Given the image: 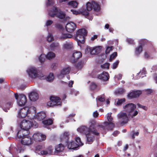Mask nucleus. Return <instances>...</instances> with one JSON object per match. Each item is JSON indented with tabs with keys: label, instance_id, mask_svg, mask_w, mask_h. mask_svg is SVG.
<instances>
[{
	"label": "nucleus",
	"instance_id": "nucleus-1",
	"mask_svg": "<svg viewBox=\"0 0 157 157\" xmlns=\"http://www.w3.org/2000/svg\"><path fill=\"white\" fill-rule=\"evenodd\" d=\"M78 132L80 133L85 134L86 135L87 142L89 144L92 143L94 141V136L92 134L98 135L99 133L94 128V125H91L88 128L86 126H82L77 129Z\"/></svg>",
	"mask_w": 157,
	"mask_h": 157
},
{
	"label": "nucleus",
	"instance_id": "nucleus-2",
	"mask_svg": "<svg viewBox=\"0 0 157 157\" xmlns=\"http://www.w3.org/2000/svg\"><path fill=\"white\" fill-rule=\"evenodd\" d=\"M136 108V105L132 103H129L123 106V108L125 111L128 113V116L132 118L136 116L138 114L137 110L134 111Z\"/></svg>",
	"mask_w": 157,
	"mask_h": 157
},
{
	"label": "nucleus",
	"instance_id": "nucleus-3",
	"mask_svg": "<svg viewBox=\"0 0 157 157\" xmlns=\"http://www.w3.org/2000/svg\"><path fill=\"white\" fill-rule=\"evenodd\" d=\"M49 15L51 17L56 16L61 19L65 18V14L63 12L58 9L57 7L54 6L48 11Z\"/></svg>",
	"mask_w": 157,
	"mask_h": 157
},
{
	"label": "nucleus",
	"instance_id": "nucleus-4",
	"mask_svg": "<svg viewBox=\"0 0 157 157\" xmlns=\"http://www.w3.org/2000/svg\"><path fill=\"white\" fill-rule=\"evenodd\" d=\"M87 33L86 30L84 29H79L77 31L75 39L78 41L79 45H80V43H84L85 37L86 36Z\"/></svg>",
	"mask_w": 157,
	"mask_h": 157
},
{
	"label": "nucleus",
	"instance_id": "nucleus-5",
	"mask_svg": "<svg viewBox=\"0 0 157 157\" xmlns=\"http://www.w3.org/2000/svg\"><path fill=\"white\" fill-rule=\"evenodd\" d=\"M29 120H23L20 124L19 127L22 130L18 132L17 133V136L18 138L22 137L21 134L23 133L24 131H26V133L29 134Z\"/></svg>",
	"mask_w": 157,
	"mask_h": 157
},
{
	"label": "nucleus",
	"instance_id": "nucleus-6",
	"mask_svg": "<svg viewBox=\"0 0 157 157\" xmlns=\"http://www.w3.org/2000/svg\"><path fill=\"white\" fill-rule=\"evenodd\" d=\"M50 101L47 103V106L50 107H54L56 106H60L61 104V99L58 97L51 96Z\"/></svg>",
	"mask_w": 157,
	"mask_h": 157
},
{
	"label": "nucleus",
	"instance_id": "nucleus-7",
	"mask_svg": "<svg viewBox=\"0 0 157 157\" xmlns=\"http://www.w3.org/2000/svg\"><path fill=\"white\" fill-rule=\"evenodd\" d=\"M15 97L17 100V105L20 106L25 105L27 101V99L26 96L23 94H15Z\"/></svg>",
	"mask_w": 157,
	"mask_h": 157
},
{
	"label": "nucleus",
	"instance_id": "nucleus-8",
	"mask_svg": "<svg viewBox=\"0 0 157 157\" xmlns=\"http://www.w3.org/2000/svg\"><path fill=\"white\" fill-rule=\"evenodd\" d=\"M46 138V136L39 132H36L33 135L30 140H34L36 142H42L45 140Z\"/></svg>",
	"mask_w": 157,
	"mask_h": 157
},
{
	"label": "nucleus",
	"instance_id": "nucleus-9",
	"mask_svg": "<svg viewBox=\"0 0 157 157\" xmlns=\"http://www.w3.org/2000/svg\"><path fill=\"white\" fill-rule=\"evenodd\" d=\"M75 140L77 143H75L74 141L70 143L67 145L68 148L70 149H75L79 145L82 146L83 144L82 143L80 138H76Z\"/></svg>",
	"mask_w": 157,
	"mask_h": 157
},
{
	"label": "nucleus",
	"instance_id": "nucleus-10",
	"mask_svg": "<svg viewBox=\"0 0 157 157\" xmlns=\"http://www.w3.org/2000/svg\"><path fill=\"white\" fill-rule=\"evenodd\" d=\"M101 46L95 48H91L90 46H87L85 51L86 54L90 53L92 55H96L101 52Z\"/></svg>",
	"mask_w": 157,
	"mask_h": 157
},
{
	"label": "nucleus",
	"instance_id": "nucleus-11",
	"mask_svg": "<svg viewBox=\"0 0 157 157\" xmlns=\"http://www.w3.org/2000/svg\"><path fill=\"white\" fill-rule=\"evenodd\" d=\"M29 107H25L21 109L18 112V117L19 118H24L26 116L29 117Z\"/></svg>",
	"mask_w": 157,
	"mask_h": 157
},
{
	"label": "nucleus",
	"instance_id": "nucleus-12",
	"mask_svg": "<svg viewBox=\"0 0 157 157\" xmlns=\"http://www.w3.org/2000/svg\"><path fill=\"white\" fill-rule=\"evenodd\" d=\"M119 121L121 124L126 123L128 120V117L125 113L120 112L117 115Z\"/></svg>",
	"mask_w": 157,
	"mask_h": 157
},
{
	"label": "nucleus",
	"instance_id": "nucleus-13",
	"mask_svg": "<svg viewBox=\"0 0 157 157\" xmlns=\"http://www.w3.org/2000/svg\"><path fill=\"white\" fill-rule=\"evenodd\" d=\"M30 77L32 78H35L37 77H38L41 79H44L45 78H44V76L43 74H41L40 76L39 75L37 74V69L33 66L30 67Z\"/></svg>",
	"mask_w": 157,
	"mask_h": 157
},
{
	"label": "nucleus",
	"instance_id": "nucleus-14",
	"mask_svg": "<svg viewBox=\"0 0 157 157\" xmlns=\"http://www.w3.org/2000/svg\"><path fill=\"white\" fill-rule=\"evenodd\" d=\"M26 131H24L23 133V136L20 138H22L21 143L24 145L28 146L29 145V134L26 133Z\"/></svg>",
	"mask_w": 157,
	"mask_h": 157
},
{
	"label": "nucleus",
	"instance_id": "nucleus-15",
	"mask_svg": "<svg viewBox=\"0 0 157 157\" xmlns=\"http://www.w3.org/2000/svg\"><path fill=\"white\" fill-rule=\"evenodd\" d=\"M71 11L72 12L73 14L75 15H78L80 14H81L86 16V17L90 20H91L93 19V17L89 15V12L86 10L85 11H80L79 10L78 11L74 10H71Z\"/></svg>",
	"mask_w": 157,
	"mask_h": 157
},
{
	"label": "nucleus",
	"instance_id": "nucleus-16",
	"mask_svg": "<svg viewBox=\"0 0 157 157\" xmlns=\"http://www.w3.org/2000/svg\"><path fill=\"white\" fill-rule=\"evenodd\" d=\"M99 126L104 130H112L114 127V124L112 122H108L105 121Z\"/></svg>",
	"mask_w": 157,
	"mask_h": 157
},
{
	"label": "nucleus",
	"instance_id": "nucleus-17",
	"mask_svg": "<svg viewBox=\"0 0 157 157\" xmlns=\"http://www.w3.org/2000/svg\"><path fill=\"white\" fill-rule=\"evenodd\" d=\"M76 28V25L74 22H70L67 23L66 26V30L68 32H73Z\"/></svg>",
	"mask_w": 157,
	"mask_h": 157
},
{
	"label": "nucleus",
	"instance_id": "nucleus-18",
	"mask_svg": "<svg viewBox=\"0 0 157 157\" xmlns=\"http://www.w3.org/2000/svg\"><path fill=\"white\" fill-rule=\"evenodd\" d=\"M70 70V67H69L63 68L60 73L57 75L58 78H62L64 75L69 73Z\"/></svg>",
	"mask_w": 157,
	"mask_h": 157
},
{
	"label": "nucleus",
	"instance_id": "nucleus-19",
	"mask_svg": "<svg viewBox=\"0 0 157 157\" xmlns=\"http://www.w3.org/2000/svg\"><path fill=\"white\" fill-rule=\"evenodd\" d=\"M82 56V54L80 52H75L73 54L72 57L71 59V61L73 63H75Z\"/></svg>",
	"mask_w": 157,
	"mask_h": 157
},
{
	"label": "nucleus",
	"instance_id": "nucleus-20",
	"mask_svg": "<svg viewBox=\"0 0 157 157\" xmlns=\"http://www.w3.org/2000/svg\"><path fill=\"white\" fill-rule=\"evenodd\" d=\"M142 93L140 90H136L132 91L128 94L127 96L129 98H136L139 97Z\"/></svg>",
	"mask_w": 157,
	"mask_h": 157
},
{
	"label": "nucleus",
	"instance_id": "nucleus-21",
	"mask_svg": "<svg viewBox=\"0 0 157 157\" xmlns=\"http://www.w3.org/2000/svg\"><path fill=\"white\" fill-rule=\"evenodd\" d=\"M72 36L70 34L61 31L59 34V38L61 40H65L67 38H71Z\"/></svg>",
	"mask_w": 157,
	"mask_h": 157
},
{
	"label": "nucleus",
	"instance_id": "nucleus-22",
	"mask_svg": "<svg viewBox=\"0 0 157 157\" xmlns=\"http://www.w3.org/2000/svg\"><path fill=\"white\" fill-rule=\"evenodd\" d=\"M38 94L36 91H33L30 92V101H35L38 100Z\"/></svg>",
	"mask_w": 157,
	"mask_h": 157
},
{
	"label": "nucleus",
	"instance_id": "nucleus-23",
	"mask_svg": "<svg viewBox=\"0 0 157 157\" xmlns=\"http://www.w3.org/2000/svg\"><path fill=\"white\" fill-rule=\"evenodd\" d=\"M46 117V114L45 112H41L38 113L36 115L33 117L35 119H36L39 121H41L44 119Z\"/></svg>",
	"mask_w": 157,
	"mask_h": 157
},
{
	"label": "nucleus",
	"instance_id": "nucleus-24",
	"mask_svg": "<svg viewBox=\"0 0 157 157\" xmlns=\"http://www.w3.org/2000/svg\"><path fill=\"white\" fill-rule=\"evenodd\" d=\"M52 147L51 146H49L46 150L40 151V153L42 155H52Z\"/></svg>",
	"mask_w": 157,
	"mask_h": 157
},
{
	"label": "nucleus",
	"instance_id": "nucleus-25",
	"mask_svg": "<svg viewBox=\"0 0 157 157\" xmlns=\"http://www.w3.org/2000/svg\"><path fill=\"white\" fill-rule=\"evenodd\" d=\"M109 75L108 73L103 72L102 74L100 75L98 78L99 79L104 81H106L109 79Z\"/></svg>",
	"mask_w": 157,
	"mask_h": 157
},
{
	"label": "nucleus",
	"instance_id": "nucleus-26",
	"mask_svg": "<svg viewBox=\"0 0 157 157\" xmlns=\"http://www.w3.org/2000/svg\"><path fill=\"white\" fill-rule=\"evenodd\" d=\"M26 149L25 146L21 144H19L17 145V151L18 153L23 152Z\"/></svg>",
	"mask_w": 157,
	"mask_h": 157
},
{
	"label": "nucleus",
	"instance_id": "nucleus-27",
	"mask_svg": "<svg viewBox=\"0 0 157 157\" xmlns=\"http://www.w3.org/2000/svg\"><path fill=\"white\" fill-rule=\"evenodd\" d=\"M73 47V44L71 42H66L63 45V48L65 49H70Z\"/></svg>",
	"mask_w": 157,
	"mask_h": 157
},
{
	"label": "nucleus",
	"instance_id": "nucleus-28",
	"mask_svg": "<svg viewBox=\"0 0 157 157\" xmlns=\"http://www.w3.org/2000/svg\"><path fill=\"white\" fill-rule=\"evenodd\" d=\"M92 8L95 12L100 11V8L99 5L94 1L92 2Z\"/></svg>",
	"mask_w": 157,
	"mask_h": 157
},
{
	"label": "nucleus",
	"instance_id": "nucleus-29",
	"mask_svg": "<svg viewBox=\"0 0 157 157\" xmlns=\"http://www.w3.org/2000/svg\"><path fill=\"white\" fill-rule=\"evenodd\" d=\"M146 73L145 70L144 68H143L142 70L137 73V75L135 77L134 79H138L140 78V76L142 75L141 77L143 78L144 77L143 75H144Z\"/></svg>",
	"mask_w": 157,
	"mask_h": 157
},
{
	"label": "nucleus",
	"instance_id": "nucleus-30",
	"mask_svg": "<svg viewBox=\"0 0 157 157\" xmlns=\"http://www.w3.org/2000/svg\"><path fill=\"white\" fill-rule=\"evenodd\" d=\"M64 148V146L61 144H60L57 146L55 148L56 153L57 154L62 151Z\"/></svg>",
	"mask_w": 157,
	"mask_h": 157
},
{
	"label": "nucleus",
	"instance_id": "nucleus-31",
	"mask_svg": "<svg viewBox=\"0 0 157 157\" xmlns=\"http://www.w3.org/2000/svg\"><path fill=\"white\" fill-rule=\"evenodd\" d=\"M69 135V132H65L61 137L62 141H65L67 143L68 140V136Z\"/></svg>",
	"mask_w": 157,
	"mask_h": 157
},
{
	"label": "nucleus",
	"instance_id": "nucleus-32",
	"mask_svg": "<svg viewBox=\"0 0 157 157\" xmlns=\"http://www.w3.org/2000/svg\"><path fill=\"white\" fill-rule=\"evenodd\" d=\"M52 119H48L45 121H42V123L44 124V126L46 127L47 126L51 125L52 124Z\"/></svg>",
	"mask_w": 157,
	"mask_h": 157
},
{
	"label": "nucleus",
	"instance_id": "nucleus-33",
	"mask_svg": "<svg viewBox=\"0 0 157 157\" xmlns=\"http://www.w3.org/2000/svg\"><path fill=\"white\" fill-rule=\"evenodd\" d=\"M46 56L47 59L50 60L54 58L56 56V55L54 53L52 52H49Z\"/></svg>",
	"mask_w": 157,
	"mask_h": 157
},
{
	"label": "nucleus",
	"instance_id": "nucleus-34",
	"mask_svg": "<svg viewBox=\"0 0 157 157\" xmlns=\"http://www.w3.org/2000/svg\"><path fill=\"white\" fill-rule=\"evenodd\" d=\"M92 8V3H91L90 2H88L86 4V9H83V10H80V11H85L86 10L89 12V11L91 10Z\"/></svg>",
	"mask_w": 157,
	"mask_h": 157
},
{
	"label": "nucleus",
	"instance_id": "nucleus-35",
	"mask_svg": "<svg viewBox=\"0 0 157 157\" xmlns=\"http://www.w3.org/2000/svg\"><path fill=\"white\" fill-rule=\"evenodd\" d=\"M143 48L141 45H140L136 49L135 55L138 56L142 51Z\"/></svg>",
	"mask_w": 157,
	"mask_h": 157
},
{
	"label": "nucleus",
	"instance_id": "nucleus-36",
	"mask_svg": "<svg viewBox=\"0 0 157 157\" xmlns=\"http://www.w3.org/2000/svg\"><path fill=\"white\" fill-rule=\"evenodd\" d=\"M68 4L70 6L74 8H76L77 7L78 3L76 1H71L68 2Z\"/></svg>",
	"mask_w": 157,
	"mask_h": 157
},
{
	"label": "nucleus",
	"instance_id": "nucleus-37",
	"mask_svg": "<svg viewBox=\"0 0 157 157\" xmlns=\"http://www.w3.org/2000/svg\"><path fill=\"white\" fill-rule=\"evenodd\" d=\"M46 58V56L44 54H41L40 56L39 57L38 59L39 61L41 63H43L45 60V58Z\"/></svg>",
	"mask_w": 157,
	"mask_h": 157
},
{
	"label": "nucleus",
	"instance_id": "nucleus-38",
	"mask_svg": "<svg viewBox=\"0 0 157 157\" xmlns=\"http://www.w3.org/2000/svg\"><path fill=\"white\" fill-rule=\"evenodd\" d=\"M54 78L53 74L50 73L49 75L46 78V80L48 82H51L53 80Z\"/></svg>",
	"mask_w": 157,
	"mask_h": 157
},
{
	"label": "nucleus",
	"instance_id": "nucleus-39",
	"mask_svg": "<svg viewBox=\"0 0 157 157\" xmlns=\"http://www.w3.org/2000/svg\"><path fill=\"white\" fill-rule=\"evenodd\" d=\"M38 126V124L34 120H31L30 121V127H32L36 128Z\"/></svg>",
	"mask_w": 157,
	"mask_h": 157
},
{
	"label": "nucleus",
	"instance_id": "nucleus-40",
	"mask_svg": "<svg viewBox=\"0 0 157 157\" xmlns=\"http://www.w3.org/2000/svg\"><path fill=\"white\" fill-rule=\"evenodd\" d=\"M36 112V109L34 106L30 107V113L33 117L35 115Z\"/></svg>",
	"mask_w": 157,
	"mask_h": 157
},
{
	"label": "nucleus",
	"instance_id": "nucleus-41",
	"mask_svg": "<svg viewBox=\"0 0 157 157\" xmlns=\"http://www.w3.org/2000/svg\"><path fill=\"white\" fill-rule=\"evenodd\" d=\"M124 92V89L122 88L118 89L115 92L116 94L117 95L122 94Z\"/></svg>",
	"mask_w": 157,
	"mask_h": 157
},
{
	"label": "nucleus",
	"instance_id": "nucleus-42",
	"mask_svg": "<svg viewBox=\"0 0 157 157\" xmlns=\"http://www.w3.org/2000/svg\"><path fill=\"white\" fill-rule=\"evenodd\" d=\"M98 100L99 101H101V102H103L104 101H105V99L104 98V97L102 96H98L97 98H96V101L97 102V105L98 106H99L98 104Z\"/></svg>",
	"mask_w": 157,
	"mask_h": 157
},
{
	"label": "nucleus",
	"instance_id": "nucleus-43",
	"mask_svg": "<svg viewBox=\"0 0 157 157\" xmlns=\"http://www.w3.org/2000/svg\"><path fill=\"white\" fill-rule=\"evenodd\" d=\"M111 113H108L106 115V117H107V120L109 122H112L113 120V118L111 117Z\"/></svg>",
	"mask_w": 157,
	"mask_h": 157
},
{
	"label": "nucleus",
	"instance_id": "nucleus-44",
	"mask_svg": "<svg viewBox=\"0 0 157 157\" xmlns=\"http://www.w3.org/2000/svg\"><path fill=\"white\" fill-rule=\"evenodd\" d=\"M53 40V37L52 35L50 33H49L47 37V40L48 42H51Z\"/></svg>",
	"mask_w": 157,
	"mask_h": 157
},
{
	"label": "nucleus",
	"instance_id": "nucleus-45",
	"mask_svg": "<svg viewBox=\"0 0 157 157\" xmlns=\"http://www.w3.org/2000/svg\"><path fill=\"white\" fill-rule=\"evenodd\" d=\"M43 147V146L41 145H39L36 146L35 147V150L36 151H39L42 150Z\"/></svg>",
	"mask_w": 157,
	"mask_h": 157
},
{
	"label": "nucleus",
	"instance_id": "nucleus-46",
	"mask_svg": "<svg viewBox=\"0 0 157 157\" xmlns=\"http://www.w3.org/2000/svg\"><path fill=\"white\" fill-rule=\"evenodd\" d=\"M117 52H114L113 54L110 55L109 58V60L110 61H112L117 56Z\"/></svg>",
	"mask_w": 157,
	"mask_h": 157
},
{
	"label": "nucleus",
	"instance_id": "nucleus-47",
	"mask_svg": "<svg viewBox=\"0 0 157 157\" xmlns=\"http://www.w3.org/2000/svg\"><path fill=\"white\" fill-rule=\"evenodd\" d=\"M125 101V99L124 98L120 99H118V101L117 102L116 105H120L123 102H124Z\"/></svg>",
	"mask_w": 157,
	"mask_h": 157
},
{
	"label": "nucleus",
	"instance_id": "nucleus-48",
	"mask_svg": "<svg viewBox=\"0 0 157 157\" xmlns=\"http://www.w3.org/2000/svg\"><path fill=\"white\" fill-rule=\"evenodd\" d=\"M110 64L109 63H106L102 65L101 66V67L103 69H107L109 68V66Z\"/></svg>",
	"mask_w": 157,
	"mask_h": 157
},
{
	"label": "nucleus",
	"instance_id": "nucleus-49",
	"mask_svg": "<svg viewBox=\"0 0 157 157\" xmlns=\"http://www.w3.org/2000/svg\"><path fill=\"white\" fill-rule=\"evenodd\" d=\"M59 45L58 43H53L51 44L50 45L51 49H53L54 48L56 47H57Z\"/></svg>",
	"mask_w": 157,
	"mask_h": 157
},
{
	"label": "nucleus",
	"instance_id": "nucleus-50",
	"mask_svg": "<svg viewBox=\"0 0 157 157\" xmlns=\"http://www.w3.org/2000/svg\"><path fill=\"white\" fill-rule=\"evenodd\" d=\"M53 23L52 20H49L46 21L45 24V26H48L51 25Z\"/></svg>",
	"mask_w": 157,
	"mask_h": 157
},
{
	"label": "nucleus",
	"instance_id": "nucleus-51",
	"mask_svg": "<svg viewBox=\"0 0 157 157\" xmlns=\"http://www.w3.org/2000/svg\"><path fill=\"white\" fill-rule=\"evenodd\" d=\"M119 60H117L112 65V68L113 69H115L116 68L119 64Z\"/></svg>",
	"mask_w": 157,
	"mask_h": 157
},
{
	"label": "nucleus",
	"instance_id": "nucleus-52",
	"mask_svg": "<svg viewBox=\"0 0 157 157\" xmlns=\"http://www.w3.org/2000/svg\"><path fill=\"white\" fill-rule=\"evenodd\" d=\"M137 105L139 108L145 110H147L148 109L147 107L141 105L139 103H138Z\"/></svg>",
	"mask_w": 157,
	"mask_h": 157
},
{
	"label": "nucleus",
	"instance_id": "nucleus-53",
	"mask_svg": "<svg viewBox=\"0 0 157 157\" xmlns=\"http://www.w3.org/2000/svg\"><path fill=\"white\" fill-rule=\"evenodd\" d=\"M112 47H108L105 51L106 54H108L110 51L112 50Z\"/></svg>",
	"mask_w": 157,
	"mask_h": 157
},
{
	"label": "nucleus",
	"instance_id": "nucleus-54",
	"mask_svg": "<svg viewBox=\"0 0 157 157\" xmlns=\"http://www.w3.org/2000/svg\"><path fill=\"white\" fill-rule=\"evenodd\" d=\"M97 87V85L94 83H92L91 84L90 88L92 90H94Z\"/></svg>",
	"mask_w": 157,
	"mask_h": 157
},
{
	"label": "nucleus",
	"instance_id": "nucleus-55",
	"mask_svg": "<svg viewBox=\"0 0 157 157\" xmlns=\"http://www.w3.org/2000/svg\"><path fill=\"white\" fill-rule=\"evenodd\" d=\"M127 42L130 44H133L134 40L130 38H128L126 39Z\"/></svg>",
	"mask_w": 157,
	"mask_h": 157
},
{
	"label": "nucleus",
	"instance_id": "nucleus-56",
	"mask_svg": "<svg viewBox=\"0 0 157 157\" xmlns=\"http://www.w3.org/2000/svg\"><path fill=\"white\" fill-rule=\"evenodd\" d=\"M48 2L46 3L47 6L51 5L53 4V2L52 1H51V0H48Z\"/></svg>",
	"mask_w": 157,
	"mask_h": 157
},
{
	"label": "nucleus",
	"instance_id": "nucleus-57",
	"mask_svg": "<svg viewBox=\"0 0 157 157\" xmlns=\"http://www.w3.org/2000/svg\"><path fill=\"white\" fill-rule=\"evenodd\" d=\"M139 135V132H133V133L132 134V138L133 139H134L135 137L134 135H135L136 136H138Z\"/></svg>",
	"mask_w": 157,
	"mask_h": 157
},
{
	"label": "nucleus",
	"instance_id": "nucleus-58",
	"mask_svg": "<svg viewBox=\"0 0 157 157\" xmlns=\"http://www.w3.org/2000/svg\"><path fill=\"white\" fill-rule=\"evenodd\" d=\"M98 113L97 111H96L94 112L93 113V116L94 117H98Z\"/></svg>",
	"mask_w": 157,
	"mask_h": 157
},
{
	"label": "nucleus",
	"instance_id": "nucleus-59",
	"mask_svg": "<svg viewBox=\"0 0 157 157\" xmlns=\"http://www.w3.org/2000/svg\"><path fill=\"white\" fill-rule=\"evenodd\" d=\"M115 78H117V79H121L122 78V75L121 74H119L117 75H115Z\"/></svg>",
	"mask_w": 157,
	"mask_h": 157
},
{
	"label": "nucleus",
	"instance_id": "nucleus-60",
	"mask_svg": "<svg viewBox=\"0 0 157 157\" xmlns=\"http://www.w3.org/2000/svg\"><path fill=\"white\" fill-rule=\"evenodd\" d=\"M77 67L78 69H81L82 67V65L81 63H78L77 65Z\"/></svg>",
	"mask_w": 157,
	"mask_h": 157
},
{
	"label": "nucleus",
	"instance_id": "nucleus-61",
	"mask_svg": "<svg viewBox=\"0 0 157 157\" xmlns=\"http://www.w3.org/2000/svg\"><path fill=\"white\" fill-rule=\"evenodd\" d=\"M146 93L147 94H150L152 92V91L151 90L149 89H147L146 90Z\"/></svg>",
	"mask_w": 157,
	"mask_h": 157
},
{
	"label": "nucleus",
	"instance_id": "nucleus-62",
	"mask_svg": "<svg viewBox=\"0 0 157 157\" xmlns=\"http://www.w3.org/2000/svg\"><path fill=\"white\" fill-rule=\"evenodd\" d=\"M56 27L59 29H61L62 28V25L59 24H56Z\"/></svg>",
	"mask_w": 157,
	"mask_h": 157
},
{
	"label": "nucleus",
	"instance_id": "nucleus-63",
	"mask_svg": "<svg viewBox=\"0 0 157 157\" xmlns=\"http://www.w3.org/2000/svg\"><path fill=\"white\" fill-rule=\"evenodd\" d=\"M98 37V36L97 35H94V36L91 37V40H94L95 39H96Z\"/></svg>",
	"mask_w": 157,
	"mask_h": 157
},
{
	"label": "nucleus",
	"instance_id": "nucleus-64",
	"mask_svg": "<svg viewBox=\"0 0 157 157\" xmlns=\"http://www.w3.org/2000/svg\"><path fill=\"white\" fill-rule=\"evenodd\" d=\"M119 133V132L118 131H115L114 132L113 134L114 136H116Z\"/></svg>",
	"mask_w": 157,
	"mask_h": 157
}]
</instances>
